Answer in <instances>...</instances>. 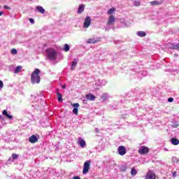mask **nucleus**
I'll return each mask as SVG.
<instances>
[{
	"label": "nucleus",
	"mask_w": 179,
	"mask_h": 179,
	"mask_svg": "<svg viewBox=\"0 0 179 179\" xmlns=\"http://www.w3.org/2000/svg\"><path fill=\"white\" fill-rule=\"evenodd\" d=\"M31 82L33 85L40 82V70L36 69L31 75Z\"/></svg>",
	"instance_id": "obj_1"
},
{
	"label": "nucleus",
	"mask_w": 179,
	"mask_h": 179,
	"mask_svg": "<svg viewBox=\"0 0 179 179\" xmlns=\"http://www.w3.org/2000/svg\"><path fill=\"white\" fill-rule=\"evenodd\" d=\"M46 52L50 59H52L54 61V59L57 58V52H55L54 49H47Z\"/></svg>",
	"instance_id": "obj_2"
},
{
	"label": "nucleus",
	"mask_w": 179,
	"mask_h": 179,
	"mask_svg": "<svg viewBox=\"0 0 179 179\" xmlns=\"http://www.w3.org/2000/svg\"><path fill=\"white\" fill-rule=\"evenodd\" d=\"M92 162L90 160H87L84 163V167L83 169V174H87L89 173V170H90V164Z\"/></svg>",
	"instance_id": "obj_3"
},
{
	"label": "nucleus",
	"mask_w": 179,
	"mask_h": 179,
	"mask_svg": "<svg viewBox=\"0 0 179 179\" xmlns=\"http://www.w3.org/2000/svg\"><path fill=\"white\" fill-rule=\"evenodd\" d=\"M149 148L146 147V146H141L139 149H138V153L139 155H146L148 153H149Z\"/></svg>",
	"instance_id": "obj_4"
},
{
	"label": "nucleus",
	"mask_w": 179,
	"mask_h": 179,
	"mask_svg": "<svg viewBox=\"0 0 179 179\" xmlns=\"http://www.w3.org/2000/svg\"><path fill=\"white\" fill-rule=\"evenodd\" d=\"M117 152L120 156H124L127 154V148L124 145H120L117 148Z\"/></svg>",
	"instance_id": "obj_5"
},
{
	"label": "nucleus",
	"mask_w": 179,
	"mask_h": 179,
	"mask_svg": "<svg viewBox=\"0 0 179 179\" xmlns=\"http://www.w3.org/2000/svg\"><path fill=\"white\" fill-rule=\"evenodd\" d=\"M91 23H92V19L90 18V16H87L84 22V27L85 29H87L89 26H90Z\"/></svg>",
	"instance_id": "obj_6"
},
{
	"label": "nucleus",
	"mask_w": 179,
	"mask_h": 179,
	"mask_svg": "<svg viewBox=\"0 0 179 179\" xmlns=\"http://www.w3.org/2000/svg\"><path fill=\"white\" fill-rule=\"evenodd\" d=\"M145 179H156V174L150 171L146 174Z\"/></svg>",
	"instance_id": "obj_7"
},
{
	"label": "nucleus",
	"mask_w": 179,
	"mask_h": 179,
	"mask_svg": "<svg viewBox=\"0 0 179 179\" xmlns=\"http://www.w3.org/2000/svg\"><path fill=\"white\" fill-rule=\"evenodd\" d=\"M115 22V17H114V15H111L108 17L106 24H108V26H110V24H114Z\"/></svg>",
	"instance_id": "obj_8"
},
{
	"label": "nucleus",
	"mask_w": 179,
	"mask_h": 179,
	"mask_svg": "<svg viewBox=\"0 0 179 179\" xmlns=\"http://www.w3.org/2000/svg\"><path fill=\"white\" fill-rule=\"evenodd\" d=\"M29 141L30 143H36V142L38 141V138H37V136L36 135H32L29 137Z\"/></svg>",
	"instance_id": "obj_9"
},
{
	"label": "nucleus",
	"mask_w": 179,
	"mask_h": 179,
	"mask_svg": "<svg viewBox=\"0 0 179 179\" xmlns=\"http://www.w3.org/2000/svg\"><path fill=\"white\" fill-rule=\"evenodd\" d=\"M78 144L81 148H85V146H86V141H85V140H83V138H82L81 137H79Z\"/></svg>",
	"instance_id": "obj_10"
},
{
	"label": "nucleus",
	"mask_w": 179,
	"mask_h": 179,
	"mask_svg": "<svg viewBox=\"0 0 179 179\" xmlns=\"http://www.w3.org/2000/svg\"><path fill=\"white\" fill-rule=\"evenodd\" d=\"M84 11H85V5L84 4H80L78 6L77 13H78V15H80V13H83Z\"/></svg>",
	"instance_id": "obj_11"
},
{
	"label": "nucleus",
	"mask_w": 179,
	"mask_h": 179,
	"mask_svg": "<svg viewBox=\"0 0 179 179\" xmlns=\"http://www.w3.org/2000/svg\"><path fill=\"white\" fill-rule=\"evenodd\" d=\"M85 97L90 101H93V100L96 99V96L94 95H93L92 94H87L85 95Z\"/></svg>",
	"instance_id": "obj_12"
},
{
	"label": "nucleus",
	"mask_w": 179,
	"mask_h": 179,
	"mask_svg": "<svg viewBox=\"0 0 179 179\" xmlns=\"http://www.w3.org/2000/svg\"><path fill=\"white\" fill-rule=\"evenodd\" d=\"M36 8L38 10V12H39V13H41L42 15L45 13V10L43 8V6H38L36 7Z\"/></svg>",
	"instance_id": "obj_13"
},
{
	"label": "nucleus",
	"mask_w": 179,
	"mask_h": 179,
	"mask_svg": "<svg viewBox=\"0 0 179 179\" xmlns=\"http://www.w3.org/2000/svg\"><path fill=\"white\" fill-rule=\"evenodd\" d=\"M2 114H3V115H5V117H7V118H8V120H12V118H13V116L9 115L6 110H3L2 112Z\"/></svg>",
	"instance_id": "obj_14"
},
{
	"label": "nucleus",
	"mask_w": 179,
	"mask_h": 179,
	"mask_svg": "<svg viewBox=\"0 0 179 179\" xmlns=\"http://www.w3.org/2000/svg\"><path fill=\"white\" fill-rule=\"evenodd\" d=\"M96 43H99V41L94 38H89L87 41V44H96Z\"/></svg>",
	"instance_id": "obj_15"
},
{
	"label": "nucleus",
	"mask_w": 179,
	"mask_h": 179,
	"mask_svg": "<svg viewBox=\"0 0 179 179\" xmlns=\"http://www.w3.org/2000/svg\"><path fill=\"white\" fill-rule=\"evenodd\" d=\"M171 142L172 145H173L174 146H177V145L179 144V140L176 138H172L171 139Z\"/></svg>",
	"instance_id": "obj_16"
},
{
	"label": "nucleus",
	"mask_w": 179,
	"mask_h": 179,
	"mask_svg": "<svg viewBox=\"0 0 179 179\" xmlns=\"http://www.w3.org/2000/svg\"><path fill=\"white\" fill-rule=\"evenodd\" d=\"M163 3V1H152L150 2V4L151 5H162Z\"/></svg>",
	"instance_id": "obj_17"
},
{
	"label": "nucleus",
	"mask_w": 179,
	"mask_h": 179,
	"mask_svg": "<svg viewBox=\"0 0 179 179\" xmlns=\"http://www.w3.org/2000/svg\"><path fill=\"white\" fill-rule=\"evenodd\" d=\"M57 95L59 103H62V94H61L59 92H57Z\"/></svg>",
	"instance_id": "obj_18"
},
{
	"label": "nucleus",
	"mask_w": 179,
	"mask_h": 179,
	"mask_svg": "<svg viewBox=\"0 0 179 179\" xmlns=\"http://www.w3.org/2000/svg\"><path fill=\"white\" fill-rule=\"evenodd\" d=\"M130 173H131V176H136V174H138V171L135 168H131Z\"/></svg>",
	"instance_id": "obj_19"
},
{
	"label": "nucleus",
	"mask_w": 179,
	"mask_h": 179,
	"mask_svg": "<svg viewBox=\"0 0 179 179\" xmlns=\"http://www.w3.org/2000/svg\"><path fill=\"white\" fill-rule=\"evenodd\" d=\"M21 71H22V66H17L15 69L14 73H19V72H21Z\"/></svg>",
	"instance_id": "obj_20"
},
{
	"label": "nucleus",
	"mask_w": 179,
	"mask_h": 179,
	"mask_svg": "<svg viewBox=\"0 0 179 179\" xmlns=\"http://www.w3.org/2000/svg\"><path fill=\"white\" fill-rule=\"evenodd\" d=\"M71 47L69 46V45L68 44H64V51H65V52H68V51H69Z\"/></svg>",
	"instance_id": "obj_21"
},
{
	"label": "nucleus",
	"mask_w": 179,
	"mask_h": 179,
	"mask_svg": "<svg viewBox=\"0 0 179 179\" xmlns=\"http://www.w3.org/2000/svg\"><path fill=\"white\" fill-rule=\"evenodd\" d=\"M138 36H139V37H145V36H146V32L145 31H138L137 32Z\"/></svg>",
	"instance_id": "obj_22"
},
{
	"label": "nucleus",
	"mask_w": 179,
	"mask_h": 179,
	"mask_svg": "<svg viewBox=\"0 0 179 179\" xmlns=\"http://www.w3.org/2000/svg\"><path fill=\"white\" fill-rule=\"evenodd\" d=\"M76 65H78V62L76 60L73 61L71 64V71H73V69H75Z\"/></svg>",
	"instance_id": "obj_23"
},
{
	"label": "nucleus",
	"mask_w": 179,
	"mask_h": 179,
	"mask_svg": "<svg viewBox=\"0 0 179 179\" xmlns=\"http://www.w3.org/2000/svg\"><path fill=\"white\" fill-rule=\"evenodd\" d=\"M115 12V8H112L108 10V15H113Z\"/></svg>",
	"instance_id": "obj_24"
},
{
	"label": "nucleus",
	"mask_w": 179,
	"mask_h": 179,
	"mask_svg": "<svg viewBox=\"0 0 179 179\" xmlns=\"http://www.w3.org/2000/svg\"><path fill=\"white\" fill-rule=\"evenodd\" d=\"M171 48L172 50H179V44H172Z\"/></svg>",
	"instance_id": "obj_25"
},
{
	"label": "nucleus",
	"mask_w": 179,
	"mask_h": 179,
	"mask_svg": "<svg viewBox=\"0 0 179 179\" xmlns=\"http://www.w3.org/2000/svg\"><path fill=\"white\" fill-rule=\"evenodd\" d=\"M101 99L102 100H103V101H106V100H107V94L106 93H103L101 96Z\"/></svg>",
	"instance_id": "obj_26"
},
{
	"label": "nucleus",
	"mask_w": 179,
	"mask_h": 179,
	"mask_svg": "<svg viewBox=\"0 0 179 179\" xmlns=\"http://www.w3.org/2000/svg\"><path fill=\"white\" fill-rule=\"evenodd\" d=\"M134 6H136V7L141 6V1H135L134 2Z\"/></svg>",
	"instance_id": "obj_27"
},
{
	"label": "nucleus",
	"mask_w": 179,
	"mask_h": 179,
	"mask_svg": "<svg viewBox=\"0 0 179 179\" xmlns=\"http://www.w3.org/2000/svg\"><path fill=\"white\" fill-rule=\"evenodd\" d=\"M12 157H13V160H16V159H19V155L13 154Z\"/></svg>",
	"instance_id": "obj_28"
},
{
	"label": "nucleus",
	"mask_w": 179,
	"mask_h": 179,
	"mask_svg": "<svg viewBox=\"0 0 179 179\" xmlns=\"http://www.w3.org/2000/svg\"><path fill=\"white\" fill-rule=\"evenodd\" d=\"M71 106H72V107H73L74 108H79V106H80L79 103H71Z\"/></svg>",
	"instance_id": "obj_29"
},
{
	"label": "nucleus",
	"mask_w": 179,
	"mask_h": 179,
	"mask_svg": "<svg viewBox=\"0 0 179 179\" xmlns=\"http://www.w3.org/2000/svg\"><path fill=\"white\" fill-rule=\"evenodd\" d=\"M79 110L78 109V108H74L73 109V114H75L76 115H78V113Z\"/></svg>",
	"instance_id": "obj_30"
},
{
	"label": "nucleus",
	"mask_w": 179,
	"mask_h": 179,
	"mask_svg": "<svg viewBox=\"0 0 179 179\" xmlns=\"http://www.w3.org/2000/svg\"><path fill=\"white\" fill-rule=\"evenodd\" d=\"M10 52L13 55H16V54H17V50H16V49H11Z\"/></svg>",
	"instance_id": "obj_31"
},
{
	"label": "nucleus",
	"mask_w": 179,
	"mask_h": 179,
	"mask_svg": "<svg viewBox=\"0 0 179 179\" xmlns=\"http://www.w3.org/2000/svg\"><path fill=\"white\" fill-rule=\"evenodd\" d=\"M120 170L121 171H123V173H125V171H127V166H122Z\"/></svg>",
	"instance_id": "obj_32"
},
{
	"label": "nucleus",
	"mask_w": 179,
	"mask_h": 179,
	"mask_svg": "<svg viewBox=\"0 0 179 179\" xmlns=\"http://www.w3.org/2000/svg\"><path fill=\"white\" fill-rule=\"evenodd\" d=\"M172 127H173V128H178L179 124H177V123H173V124H172Z\"/></svg>",
	"instance_id": "obj_33"
},
{
	"label": "nucleus",
	"mask_w": 179,
	"mask_h": 179,
	"mask_svg": "<svg viewBox=\"0 0 179 179\" xmlns=\"http://www.w3.org/2000/svg\"><path fill=\"white\" fill-rule=\"evenodd\" d=\"M2 87H3V82H2V80H0V90L1 89H2Z\"/></svg>",
	"instance_id": "obj_34"
},
{
	"label": "nucleus",
	"mask_w": 179,
	"mask_h": 179,
	"mask_svg": "<svg viewBox=\"0 0 179 179\" xmlns=\"http://www.w3.org/2000/svg\"><path fill=\"white\" fill-rule=\"evenodd\" d=\"M173 100H174V99H173V98H171V97H170V98L168 99V101H169V103H173Z\"/></svg>",
	"instance_id": "obj_35"
},
{
	"label": "nucleus",
	"mask_w": 179,
	"mask_h": 179,
	"mask_svg": "<svg viewBox=\"0 0 179 179\" xmlns=\"http://www.w3.org/2000/svg\"><path fill=\"white\" fill-rule=\"evenodd\" d=\"M29 22L32 24H34V20L33 18H29Z\"/></svg>",
	"instance_id": "obj_36"
},
{
	"label": "nucleus",
	"mask_w": 179,
	"mask_h": 179,
	"mask_svg": "<svg viewBox=\"0 0 179 179\" xmlns=\"http://www.w3.org/2000/svg\"><path fill=\"white\" fill-rule=\"evenodd\" d=\"M3 8H4V9L10 10V7H9V6H4Z\"/></svg>",
	"instance_id": "obj_37"
},
{
	"label": "nucleus",
	"mask_w": 179,
	"mask_h": 179,
	"mask_svg": "<svg viewBox=\"0 0 179 179\" xmlns=\"http://www.w3.org/2000/svg\"><path fill=\"white\" fill-rule=\"evenodd\" d=\"M177 176V172L176 171H174L173 173V177H176Z\"/></svg>",
	"instance_id": "obj_38"
},
{
	"label": "nucleus",
	"mask_w": 179,
	"mask_h": 179,
	"mask_svg": "<svg viewBox=\"0 0 179 179\" xmlns=\"http://www.w3.org/2000/svg\"><path fill=\"white\" fill-rule=\"evenodd\" d=\"M73 178V179H80V178L79 176H74Z\"/></svg>",
	"instance_id": "obj_39"
},
{
	"label": "nucleus",
	"mask_w": 179,
	"mask_h": 179,
	"mask_svg": "<svg viewBox=\"0 0 179 179\" xmlns=\"http://www.w3.org/2000/svg\"><path fill=\"white\" fill-rule=\"evenodd\" d=\"M62 89H66V85H62Z\"/></svg>",
	"instance_id": "obj_40"
},
{
	"label": "nucleus",
	"mask_w": 179,
	"mask_h": 179,
	"mask_svg": "<svg viewBox=\"0 0 179 179\" xmlns=\"http://www.w3.org/2000/svg\"><path fill=\"white\" fill-rule=\"evenodd\" d=\"M2 15H3V12L0 11V16H2Z\"/></svg>",
	"instance_id": "obj_41"
},
{
	"label": "nucleus",
	"mask_w": 179,
	"mask_h": 179,
	"mask_svg": "<svg viewBox=\"0 0 179 179\" xmlns=\"http://www.w3.org/2000/svg\"><path fill=\"white\" fill-rule=\"evenodd\" d=\"M29 1H33V0H29Z\"/></svg>",
	"instance_id": "obj_42"
},
{
	"label": "nucleus",
	"mask_w": 179,
	"mask_h": 179,
	"mask_svg": "<svg viewBox=\"0 0 179 179\" xmlns=\"http://www.w3.org/2000/svg\"><path fill=\"white\" fill-rule=\"evenodd\" d=\"M0 120H1V115H0Z\"/></svg>",
	"instance_id": "obj_43"
}]
</instances>
